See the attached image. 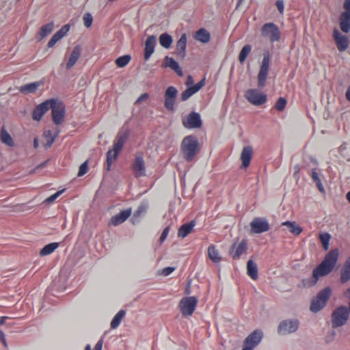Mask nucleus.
<instances>
[{"instance_id":"f257e3e1","label":"nucleus","mask_w":350,"mask_h":350,"mask_svg":"<svg viewBox=\"0 0 350 350\" xmlns=\"http://www.w3.org/2000/svg\"><path fill=\"white\" fill-rule=\"evenodd\" d=\"M338 258V250H331L325 256L324 260L313 270L312 280L307 283H304V285H314L319 280V277L329 274L334 268Z\"/></svg>"},{"instance_id":"f03ea898","label":"nucleus","mask_w":350,"mask_h":350,"mask_svg":"<svg viewBox=\"0 0 350 350\" xmlns=\"http://www.w3.org/2000/svg\"><path fill=\"white\" fill-rule=\"evenodd\" d=\"M181 151L184 159L187 162L192 161L200 151V145L197 137L192 135L185 137L181 144Z\"/></svg>"},{"instance_id":"7ed1b4c3","label":"nucleus","mask_w":350,"mask_h":350,"mask_svg":"<svg viewBox=\"0 0 350 350\" xmlns=\"http://www.w3.org/2000/svg\"><path fill=\"white\" fill-rule=\"evenodd\" d=\"M129 133L125 131L119 133L113 142V149L109 150L107 152V170H109L113 162L116 159L119 152L122 149L127 138Z\"/></svg>"},{"instance_id":"20e7f679","label":"nucleus","mask_w":350,"mask_h":350,"mask_svg":"<svg viewBox=\"0 0 350 350\" xmlns=\"http://www.w3.org/2000/svg\"><path fill=\"white\" fill-rule=\"evenodd\" d=\"M332 293V289L326 287L321 290L317 295L314 297L310 304V310L313 312H317L322 310L327 304Z\"/></svg>"},{"instance_id":"39448f33","label":"nucleus","mask_w":350,"mask_h":350,"mask_svg":"<svg viewBox=\"0 0 350 350\" xmlns=\"http://www.w3.org/2000/svg\"><path fill=\"white\" fill-rule=\"evenodd\" d=\"M261 36L270 42H278L280 39L281 33L278 27L273 23H265L261 29Z\"/></svg>"},{"instance_id":"423d86ee","label":"nucleus","mask_w":350,"mask_h":350,"mask_svg":"<svg viewBox=\"0 0 350 350\" xmlns=\"http://www.w3.org/2000/svg\"><path fill=\"white\" fill-rule=\"evenodd\" d=\"M198 300L196 297H185L179 303V308L183 316H191L195 311Z\"/></svg>"},{"instance_id":"0eeeda50","label":"nucleus","mask_w":350,"mask_h":350,"mask_svg":"<svg viewBox=\"0 0 350 350\" xmlns=\"http://www.w3.org/2000/svg\"><path fill=\"white\" fill-rule=\"evenodd\" d=\"M244 96L249 103L256 106L262 105L267 100V95L257 89L247 90Z\"/></svg>"},{"instance_id":"6e6552de","label":"nucleus","mask_w":350,"mask_h":350,"mask_svg":"<svg viewBox=\"0 0 350 350\" xmlns=\"http://www.w3.org/2000/svg\"><path fill=\"white\" fill-rule=\"evenodd\" d=\"M349 310L345 306L336 308L332 314L333 327H338L346 323L349 318Z\"/></svg>"},{"instance_id":"1a4fd4ad","label":"nucleus","mask_w":350,"mask_h":350,"mask_svg":"<svg viewBox=\"0 0 350 350\" xmlns=\"http://www.w3.org/2000/svg\"><path fill=\"white\" fill-rule=\"evenodd\" d=\"M51 101L52 118L56 125L61 124L65 116V107L62 103L57 102L55 99H50Z\"/></svg>"},{"instance_id":"9d476101","label":"nucleus","mask_w":350,"mask_h":350,"mask_svg":"<svg viewBox=\"0 0 350 350\" xmlns=\"http://www.w3.org/2000/svg\"><path fill=\"white\" fill-rule=\"evenodd\" d=\"M270 57L269 53L265 54L258 74V87L262 88L265 86L269 68Z\"/></svg>"},{"instance_id":"9b49d317","label":"nucleus","mask_w":350,"mask_h":350,"mask_svg":"<svg viewBox=\"0 0 350 350\" xmlns=\"http://www.w3.org/2000/svg\"><path fill=\"white\" fill-rule=\"evenodd\" d=\"M263 337V333L260 329L252 332L244 340V347L242 350H254L257 347Z\"/></svg>"},{"instance_id":"f8f14e48","label":"nucleus","mask_w":350,"mask_h":350,"mask_svg":"<svg viewBox=\"0 0 350 350\" xmlns=\"http://www.w3.org/2000/svg\"><path fill=\"white\" fill-rule=\"evenodd\" d=\"M178 95V90L174 86H169L164 94L165 107L169 111H174L176 98Z\"/></svg>"},{"instance_id":"ddd939ff","label":"nucleus","mask_w":350,"mask_h":350,"mask_svg":"<svg viewBox=\"0 0 350 350\" xmlns=\"http://www.w3.org/2000/svg\"><path fill=\"white\" fill-rule=\"evenodd\" d=\"M251 231L253 233L260 234L269 230V224L265 219L255 217L250 222Z\"/></svg>"},{"instance_id":"4468645a","label":"nucleus","mask_w":350,"mask_h":350,"mask_svg":"<svg viewBox=\"0 0 350 350\" xmlns=\"http://www.w3.org/2000/svg\"><path fill=\"white\" fill-rule=\"evenodd\" d=\"M131 168L136 178H139L146 175L145 162L142 155L135 157Z\"/></svg>"},{"instance_id":"2eb2a0df","label":"nucleus","mask_w":350,"mask_h":350,"mask_svg":"<svg viewBox=\"0 0 350 350\" xmlns=\"http://www.w3.org/2000/svg\"><path fill=\"white\" fill-rule=\"evenodd\" d=\"M183 125L187 129H197L202 126L200 116L196 112L190 113L187 117L183 120Z\"/></svg>"},{"instance_id":"dca6fc26","label":"nucleus","mask_w":350,"mask_h":350,"mask_svg":"<svg viewBox=\"0 0 350 350\" xmlns=\"http://www.w3.org/2000/svg\"><path fill=\"white\" fill-rule=\"evenodd\" d=\"M299 322L297 320L283 321L278 326V332L280 334H290L298 329Z\"/></svg>"},{"instance_id":"f3484780","label":"nucleus","mask_w":350,"mask_h":350,"mask_svg":"<svg viewBox=\"0 0 350 350\" xmlns=\"http://www.w3.org/2000/svg\"><path fill=\"white\" fill-rule=\"evenodd\" d=\"M333 38L340 52L345 51L349 46V40L347 36L342 35L336 29H334Z\"/></svg>"},{"instance_id":"a211bd4d","label":"nucleus","mask_w":350,"mask_h":350,"mask_svg":"<svg viewBox=\"0 0 350 350\" xmlns=\"http://www.w3.org/2000/svg\"><path fill=\"white\" fill-rule=\"evenodd\" d=\"M51 107V101L50 99L46 100L42 103L39 104L33 109L32 118L34 120L39 121L41 120L44 114L50 109Z\"/></svg>"},{"instance_id":"6ab92c4d","label":"nucleus","mask_w":350,"mask_h":350,"mask_svg":"<svg viewBox=\"0 0 350 350\" xmlns=\"http://www.w3.org/2000/svg\"><path fill=\"white\" fill-rule=\"evenodd\" d=\"M247 250V243L245 240H242L240 243H234L230 247V254L234 259L239 258L242 254L246 252Z\"/></svg>"},{"instance_id":"aec40b11","label":"nucleus","mask_w":350,"mask_h":350,"mask_svg":"<svg viewBox=\"0 0 350 350\" xmlns=\"http://www.w3.org/2000/svg\"><path fill=\"white\" fill-rule=\"evenodd\" d=\"M206 79L203 78L196 85L189 87L181 94V100L185 101L189 99L192 95L198 92L205 85Z\"/></svg>"},{"instance_id":"412c9836","label":"nucleus","mask_w":350,"mask_h":350,"mask_svg":"<svg viewBox=\"0 0 350 350\" xmlns=\"http://www.w3.org/2000/svg\"><path fill=\"white\" fill-rule=\"evenodd\" d=\"M131 215V209L122 211L120 213L115 215L110 219V224L118 226L124 222Z\"/></svg>"},{"instance_id":"4be33fe9","label":"nucleus","mask_w":350,"mask_h":350,"mask_svg":"<svg viewBox=\"0 0 350 350\" xmlns=\"http://www.w3.org/2000/svg\"><path fill=\"white\" fill-rule=\"evenodd\" d=\"M253 156V149L251 146H245L241 153V167L247 168L251 162Z\"/></svg>"},{"instance_id":"5701e85b","label":"nucleus","mask_w":350,"mask_h":350,"mask_svg":"<svg viewBox=\"0 0 350 350\" xmlns=\"http://www.w3.org/2000/svg\"><path fill=\"white\" fill-rule=\"evenodd\" d=\"M69 30V25H64L50 39V40L48 42V46L49 48L53 47L59 40H61L68 32Z\"/></svg>"},{"instance_id":"b1692460","label":"nucleus","mask_w":350,"mask_h":350,"mask_svg":"<svg viewBox=\"0 0 350 350\" xmlns=\"http://www.w3.org/2000/svg\"><path fill=\"white\" fill-rule=\"evenodd\" d=\"M156 44V38L154 36H150L147 38L145 42L144 59L148 60L154 53Z\"/></svg>"},{"instance_id":"393cba45","label":"nucleus","mask_w":350,"mask_h":350,"mask_svg":"<svg viewBox=\"0 0 350 350\" xmlns=\"http://www.w3.org/2000/svg\"><path fill=\"white\" fill-rule=\"evenodd\" d=\"M186 47L187 36L185 33H183L176 44V53L181 58H184L186 55Z\"/></svg>"},{"instance_id":"a878e982","label":"nucleus","mask_w":350,"mask_h":350,"mask_svg":"<svg viewBox=\"0 0 350 350\" xmlns=\"http://www.w3.org/2000/svg\"><path fill=\"white\" fill-rule=\"evenodd\" d=\"M163 66L165 68H170L173 70L178 76L181 77L183 75L181 68L179 66L178 62L175 61L172 57L166 56L164 59V64Z\"/></svg>"},{"instance_id":"bb28decb","label":"nucleus","mask_w":350,"mask_h":350,"mask_svg":"<svg viewBox=\"0 0 350 350\" xmlns=\"http://www.w3.org/2000/svg\"><path fill=\"white\" fill-rule=\"evenodd\" d=\"M339 25L340 29L345 33L350 31V13L342 12L339 17Z\"/></svg>"},{"instance_id":"cd10ccee","label":"nucleus","mask_w":350,"mask_h":350,"mask_svg":"<svg viewBox=\"0 0 350 350\" xmlns=\"http://www.w3.org/2000/svg\"><path fill=\"white\" fill-rule=\"evenodd\" d=\"M81 53V47L80 45H77L74 47L70 56L66 63V68L70 69L77 62Z\"/></svg>"},{"instance_id":"c85d7f7f","label":"nucleus","mask_w":350,"mask_h":350,"mask_svg":"<svg viewBox=\"0 0 350 350\" xmlns=\"http://www.w3.org/2000/svg\"><path fill=\"white\" fill-rule=\"evenodd\" d=\"M196 223L195 220L183 224L178 230V237L180 238L186 237L189 233L191 232L193 228L195 227Z\"/></svg>"},{"instance_id":"c756f323","label":"nucleus","mask_w":350,"mask_h":350,"mask_svg":"<svg viewBox=\"0 0 350 350\" xmlns=\"http://www.w3.org/2000/svg\"><path fill=\"white\" fill-rule=\"evenodd\" d=\"M54 27V25L53 22L49 23L43 26H42L40 29V31L38 32L36 35L37 39L40 41L44 39L46 36L50 34Z\"/></svg>"},{"instance_id":"7c9ffc66","label":"nucleus","mask_w":350,"mask_h":350,"mask_svg":"<svg viewBox=\"0 0 350 350\" xmlns=\"http://www.w3.org/2000/svg\"><path fill=\"white\" fill-rule=\"evenodd\" d=\"M194 38L196 40L205 44L210 41L211 36L206 29L201 28L196 32Z\"/></svg>"},{"instance_id":"2f4dec72","label":"nucleus","mask_w":350,"mask_h":350,"mask_svg":"<svg viewBox=\"0 0 350 350\" xmlns=\"http://www.w3.org/2000/svg\"><path fill=\"white\" fill-rule=\"evenodd\" d=\"M247 273L254 280H256L258 278L257 265L252 260L247 261Z\"/></svg>"},{"instance_id":"473e14b6","label":"nucleus","mask_w":350,"mask_h":350,"mask_svg":"<svg viewBox=\"0 0 350 350\" xmlns=\"http://www.w3.org/2000/svg\"><path fill=\"white\" fill-rule=\"evenodd\" d=\"M350 280V256L345 262L344 267L341 270L340 281L342 283H346Z\"/></svg>"},{"instance_id":"72a5a7b5","label":"nucleus","mask_w":350,"mask_h":350,"mask_svg":"<svg viewBox=\"0 0 350 350\" xmlns=\"http://www.w3.org/2000/svg\"><path fill=\"white\" fill-rule=\"evenodd\" d=\"M208 258L215 263H219L221 258L214 245H210L207 250Z\"/></svg>"},{"instance_id":"f704fd0d","label":"nucleus","mask_w":350,"mask_h":350,"mask_svg":"<svg viewBox=\"0 0 350 350\" xmlns=\"http://www.w3.org/2000/svg\"><path fill=\"white\" fill-rule=\"evenodd\" d=\"M282 226H287L289 231L295 235H299L302 232V228L296 224L295 221H286L282 223Z\"/></svg>"},{"instance_id":"c9c22d12","label":"nucleus","mask_w":350,"mask_h":350,"mask_svg":"<svg viewBox=\"0 0 350 350\" xmlns=\"http://www.w3.org/2000/svg\"><path fill=\"white\" fill-rule=\"evenodd\" d=\"M59 245V243L54 242L46 245L40 251V255L41 256H45L52 254Z\"/></svg>"},{"instance_id":"e433bc0d","label":"nucleus","mask_w":350,"mask_h":350,"mask_svg":"<svg viewBox=\"0 0 350 350\" xmlns=\"http://www.w3.org/2000/svg\"><path fill=\"white\" fill-rule=\"evenodd\" d=\"M126 314V312L124 310H120L113 318L111 321V329H116L121 323L123 318Z\"/></svg>"},{"instance_id":"4c0bfd02","label":"nucleus","mask_w":350,"mask_h":350,"mask_svg":"<svg viewBox=\"0 0 350 350\" xmlns=\"http://www.w3.org/2000/svg\"><path fill=\"white\" fill-rule=\"evenodd\" d=\"M172 38L167 33L161 34L159 36V43L165 49H169L172 43Z\"/></svg>"},{"instance_id":"58836bf2","label":"nucleus","mask_w":350,"mask_h":350,"mask_svg":"<svg viewBox=\"0 0 350 350\" xmlns=\"http://www.w3.org/2000/svg\"><path fill=\"white\" fill-rule=\"evenodd\" d=\"M1 140L8 146H14V141L11 135L6 131L4 127L1 131Z\"/></svg>"},{"instance_id":"ea45409f","label":"nucleus","mask_w":350,"mask_h":350,"mask_svg":"<svg viewBox=\"0 0 350 350\" xmlns=\"http://www.w3.org/2000/svg\"><path fill=\"white\" fill-rule=\"evenodd\" d=\"M39 85V83H31L21 86L19 90L20 92L25 94L32 93L36 91Z\"/></svg>"},{"instance_id":"a19ab883","label":"nucleus","mask_w":350,"mask_h":350,"mask_svg":"<svg viewBox=\"0 0 350 350\" xmlns=\"http://www.w3.org/2000/svg\"><path fill=\"white\" fill-rule=\"evenodd\" d=\"M44 137L46 142L44 144V146L46 148H50L53 144L56 136H53L52 131L50 130L45 131L44 133Z\"/></svg>"},{"instance_id":"79ce46f5","label":"nucleus","mask_w":350,"mask_h":350,"mask_svg":"<svg viewBox=\"0 0 350 350\" xmlns=\"http://www.w3.org/2000/svg\"><path fill=\"white\" fill-rule=\"evenodd\" d=\"M311 177L312 178V180L316 183L317 187L320 192L325 193V189L323 187V185L321 183V180L319 177V174L315 171L312 170L311 174Z\"/></svg>"},{"instance_id":"37998d69","label":"nucleus","mask_w":350,"mask_h":350,"mask_svg":"<svg viewBox=\"0 0 350 350\" xmlns=\"http://www.w3.org/2000/svg\"><path fill=\"white\" fill-rule=\"evenodd\" d=\"M131 56L129 55H125L121 57H119L116 60V64L119 68H123L126 66L129 62L131 61Z\"/></svg>"},{"instance_id":"c03bdc74","label":"nucleus","mask_w":350,"mask_h":350,"mask_svg":"<svg viewBox=\"0 0 350 350\" xmlns=\"http://www.w3.org/2000/svg\"><path fill=\"white\" fill-rule=\"evenodd\" d=\"M250 51H251V46L249 44L245 45L242 48V49L239 55V62L243 63L245 60L246 57H247V55Z\"/></svg>"},{"instance_id":"a18cd8bd","label":"nucleus","mask_w":350,"mask_h":350,"mask_svg":"<svg viewBox=\"0 0 350 350\" xmlns=\"http://www.w3.org/2000/svg\"><path fill=\"white\" fill-rule=\"evenodd\" d=\"M330 238H331L330 234H329L328 233L320 234V235H319L320 241L322 243L323 248L325 250H327L329 248V243Z\"/></svg>"},{"instance_id":"49530a36","label":"nucleus","mask_w":350,"mask_h":350,"mask_svg":"<svg viewBox=\"0 0 350 350\" xmlns=\"http://www.w3.org/2000/svg\"><path fill=\"white\" fill-rule=\"evenodd\" d=\"M286 104H287V101H286V98H284L283 97H280L277 100V101L275 104V108L278 111H282L285 109Z\"/></svg>"},{"instance_id":"de8ad7c7","label":"nucleus","mask_w":350,"mask_h":350,"mask_svg":"<svg viewBox=\"0 0 350 350\" xmlns=\"http://www.w3.org/2000/svg\"><path fill=\"white\" fill-rule=\"evenodd\" d=\"M83 20L84 25H85L87 28L90 27H91V25H92L93 17H92V14H90V13H85V14L83 15Z\"/></svg>"},{"instance_id":"09e8293b","label":"nucleus","mask_w":350,"mask_h":350,"mask_svg":"<svg viewBox=\"0 0 350 350\" xmlns=\"http://www.w3.org/2000/svg\"><path fill=\"white\" fill-rule=\"evenodd\" d=\"M88 161H86L80 165L77 176H82L85 175L88 172Z\"/></svg>"},{"instance_id":"8fccbe9b","label":"nucleus","mask_w":350,"mask_h":350,"mask_svg":"<svg viewBox=\"0 0 350 350\" xmlns=\"http://www.w3.org/2000/svg\"><path fill=\"white\" fill-rule=\"evenodd\" d=\"M147 206L144 204H142L138 206L137 209L134 213V217H139L142 214L144 213L146 211Z\"/></svg>"},{"instance_id":"3c124183","label":"nucleus","mask_w":350,"mask_h":350,"mask_svg":"<svg viewBox=\"0 0 350 350\" xmlns=\"http://www.w3.org/2000/svg\"><path fill=\"white\" fill-rule=\"evenodd\" d=\"M63 191H64V190L57 191L56 193H55L54 194H53L52 196L49 197L46 200V201L49 203L53 202L63 193Z\"/></svg>"},{"instance_id":"603ef678","label":"nucleus","mask_w":350,"mask_h":350,"mask_svg":"<svg viewBox=\"0 0 350 350\" xmlns=\"http://www.w3.org/2000/svg\"><path fill=\"white\" fill-rule=\"evenodd\" d=\"M169 232H170V227L169 226L165 227L164 228V230H163L161 237H160V241L161 243H163L166 239V238L169 234Z\"/></svg>"},{"instance_id":"864d4df0","label":"nucleus","mask_w":350,"mask_h":350,"mask_svg":"<svg viewBox=\"0 0 350 350\" xmlns=\"http://www.w3.org/2000/svg\"><path fill=\"white\" fill-rule=\"evenodd\" d=\"M174 269H175L172 267H165L162 270L161 274L164 276H167L171 274L174 271Z\"/></svg>"},{"instance_id":"5fc2aeb1","label":"nucleus","mask_w":350,"mask_h":350,"mask_svg":"<svg viewBox=\"0 0 350 350\" xmlns=\"http://www.w3.org/2000/svg\"><path fill=\"white\" fill-rule=\"evenodd\" d=\"M277 8L280 13L284 12V2L282 0H278L275 3Z\"/></svg>"},{"instance_id":"6e6d98bb","label":"nucleus","mask_w":350,"mask_h":350,"mask_svg":"<svg viewBox=\"0 0 350 350\" xmlns=\"http://www.w3.org/2000/svg\"><path fill=\"white\" fill-rule=\"evenodd\" d=\"M149 97V95L148 93H144L142 94L136 100V103H140L144 100H146Z\"/></svg>"},{"instance_id":"4d7b16f0","label":"nucleus","mask_w":350,"mask_h":350,"mask_svg":"<svg viewBox=\"0 0 350 350\" xmlns=\"http://www.w3.org/2000/svg\"><path fill=\"white\" fill-rule=\"evenodd\" d=\"M343 7L345 10V12H348L350 13V0H345Z\"/></svg>"},{"instance_id":"13d9d810","label":"nucleus","mask_w":350,"mask_h":350,"mask_svg":"<svg viewBox=\"0 0 350 350\" xmlns=\"http://www.w3.org/2000/svg\"><path fill=\"white\" fill-rule=\"evenodd\" d=\"M0 339L5 347H7L5 336L2 330H0Z\"/></svg>"},{"instance_id":"bf43d9fd","label":"nucleus","mask_w":350,"mask_h":350,"mask_svg":"<svg viewBox=\"0 0 350 350\" xmlns=\"http://www.w3.org/2000/svg\"><path fill=\"white\" fill-rule=\"evenodd\" d=\"M193 83V77L191 75H189L187 78L186 81V85L189 87H191L190 85H192Z\"/></svg>"},{"instance_id":"052dcab7","label":"nucleus","mask_w":350,"mask_h":350,"mask_svg":"<svg viewBox=\"0 0 350 350\" xmlns=\"http://www.w3.org/2000/svg\"><path fill=\"white\" fill-rule=\"evenodd\" d=\"M103 341L100 340L95 345L94 350H102Z\"/></svg>"},{"instance_id":"680f3d73","label":"nucleus","mask_w":350,"mask_h":350,"mask_svg":"<svg viewBox=\"0 0 350 350\" xmlns=\"http://www.w3.org/2000/svg\"><path fill=\"white\" fill-rule=\"evenodd\" d=\"M10 319L8 317H0V325H3L5 323L6 319Z\"/></svg>"},{"instance_id":"e2e57ef3","label":"nucleus","mask_w":350,"mask_h":350,"mask_svg":"<svg viewBox=\"0 0 350 350\" xmlns=\"http://www.w3.org/2000/svg\"><path fill=\"white\" fill-rule=\"evenodd\" d=\"M294 169H295V172H294V176H295L297 174H298L299 173V171H300V167L299 165H296L295 167H294Z\"/></svg>"},{"instance_id":"0e129e2a","label":"nucleus","mask_w":350,"mask_h":350,"mask_svg":"<svg viewBox=\"0 0 350 350\" xmlns=\"http://www.w3.org/2000/svg\"><path fill=\"white\" fill-rule=\"evenodd\" d=\"M346 98L349 101H350V86L347 90Z\"/></svg>"},{"instance_id":"69168bd1","label":"nucleus","mask_w":350,"mask_h":350,"mask_svg":"<svg viewBox=\"0 0 350 350\" xmlns=\"http://www.w3.org/2000/svg\"><path fill=\"white\" fill-rule=\"evenodd\" d=\"M33 147L35 148H37L38 147V139L37 138H35L33 139Z\"/></svg>"},{"instance_id":"338daca9","label":"nucleus","mask_w":350,"mask_h":350,"mask_svg":"<svg viewBox=\"0 0 350 350\" xmlns=\"http://www.w3.org/2000/svg\"><path fill=\"white\" fill-rule=\"evenodd\" d=\"M345 296L347 297H348L349 299H350V288L345 293Z\"/></svg>"},{"instance_id":"774afa93","label":"nucleus","mask_w":350,"mask_h":350,"mask_svg":"<svg viewBox=\"0 0 350 350\" xmlns=\"http://www.w3.org/2000/svg\"><path fill=\"white\" fill-rule=\"evenodd\" d=\"M347 199L350 203V191L347 193Z\"/></svg>"}]
</instances>
